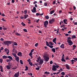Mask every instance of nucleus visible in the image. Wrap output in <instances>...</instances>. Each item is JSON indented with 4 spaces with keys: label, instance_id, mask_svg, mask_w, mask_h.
<instances>
[{
    "label": "nucleus",
    "instance_id": "f257e3e1",
    "mask_svg": "<svg viewBox=\"0 0 77 77\" xmlns=\"http://www.w3.org/2000/svg\"><path fill=\"white\" fill-rule=\"evenodd\" d=\"M59 67V66H58V65H54L52 66V70L54 71H56L57 70V69Z\"/></svg>",
    "mask_w": 77,
    "mask_h": 77
},
{
    "label": "nucleus",
    "instance_id": "f03ea898",
    "mask_svg": "<svg viewBox=\"0 0 77 77\" xmlns=\"http://www.w3.org/2000/svg\"><path fill=\"white\" fill-rule=\"evenodd\" d=\"M48 57V55L47 54H45V55L44 56V58L46 62H48L50 58Z\"/></svg>",
    "mask_w": 77,
    "mask_h": 77
},
{
    "label": "nucleus",
    "instance_id": "7ed1b4c3",
    "mask_svg": "<svg viewBox=\"0 0 77 77\" xmlns=\"http://www.w3.org/2000/svg\"><path fill=\"white\" fill-rule=\"evenodd\" d=\"M14 42L12 41H6L5 42H4V44L5 45H8V44H12Z\"/></svg>",
    "mask_w": 77,
    "mask_h": 77
},
{
    "label": "nucleus",
    "instance_id": "20e7f679",
    "mask_svg": "<svg viewBox=\"0 0 77 77\" xmlns=\"http://www.w3.org/2000/svg\"><path fill=\"white\" fill-rule=\"evenodd\" d=\"M48 24V21L47 20H46L44 22V24L45 27H47Z\"/></svg>",
    "mask_w": 77,
    "mask_h": 77
},
{
    "label": "nucleus",
    "instance_id": "39448f33",
    "mask_svg": "<svg viewBox=\"0 0 77 77\" xmlns=\"http://www.w3.org/2000/svg\"><path fill=\"white\" fill-rule=\"evenodd\" d=\"M67 42L68 43V45L70 46H71L72 44H73V42H72L71 40L68 41H67Z\"/></svg>",
    "mask_w": 77,
    "mask_h": 77
},
{
    "label": "nucleus",
    "instance_id": "423d86ee",
    "mask_svg": "<svg viewBox=\"0 0 77 77\" xmlns=\"http://www.w3.org/2000/svg\"><path fill=\"white\" fill-rule=\"evenodd\" d=\"M36 8L35 7H33V8L32 10H31L32 12H33V13H35L36 12Z\"/></svg>",
    "mask_w": 77,
    "mask_h": 77
},
{
    "label": "nucleus",
    "instance_id": "0eeeda50",
    "mask_svg": "<svg viewBox=\"0 0 77 77\" xmlns=\"http://www.w3.org/2000/svg\"><path fill=\"white\" fill-rule=\"evenodd\" d=\"M55 21V20L54 19H52V20L49 21V23H50V24H52L53 23H54V22Z\"/></svg>",
    "mask_w": 77,
    "mask_h": 77
},
{
    "label": "nucleus",
    "instance_id": "6e6552de",
    "mask_svg": "<svg viewBox=\"0 0 77 77\" xmlns=\"http://www.w3.org/2000/svg\"><path fill=\"white\" fill-rule=\"evenodd\" d=\"M20 75V72H17L16 73L14 76V77H18V76H19V75Z\"/></svg>",
    "mask_w": 77,
    "mask_h": 77
},
{
    "label": "nucleus",
    "instance_id": "1a4fd4ad",
    "mask_svg": "<svg viewBox=\"0 0 77 77\" xmlns=\"http://www.w3.org/2000/svg\"><path fill=\"white\" fill-rule=\"evenodd\" d=\"M5 51L7 54H9V50L7 48H5Z\"/></svg>",
    "mask_w": 77,
    "mask_h": 77
},
{
    "label": "nucleus",
    "instance_id": "9d476101",
    "mask_svg": "<svg viewBox=\"0 0 77 77\" xmlns=\"http://www.w3.org/2000/svg\"><path fill=\"white\" fill-rule=\"evenodd\" d=\"M68 22V20L66 19H64L63 20V22L65 23L66 24H68L67 23H66V22Z\"/></svg>",
    "mask_w": 77,
    "mask_h": 77
},
{
    "label": "nucleus",
    "instance_id": "9b49d317",
    "mask_svg": "<svg viewBox=\"0 0 77 77\" xmlns=\"http://www.w3.org/2000/svg\"><path fill=\"white\" fill-rule=\"evenodd\" d=\"M17 55L19 56H20V57H22V53L21 52H19L17 54Z\"/></svg>",
    "mask_w": 77,
    "mask_h": 77
},
{
    "label": "nucleus",
    "instance_id": "f8f14e48",
    "mask_svg": "<svg viewBox=\"0 0 77 77\" xmlns=\"http://www.w3.org/2000/svg\"><path fill=\"white\" fill-rule=\"evenodd\" d=\"M15 60L17 61V62H19V57L17 56L15 57Z\"/></svg>",
    "mask_w": 77,
    "mask_h": 77
},
{
    "label": "nucleus",
    "instance_id": "ddd939ff",
    "mask_svg": "<svg viewBox=\"0 0 77 77\" xmlns=\"http://www.w3.org/2000/svg\"><path fill=\"white\" fill-rule=\"evenodd\" d=\"M39 63L40 64H42V63H44V60H40V61Z\"/></svg>",
    "mask_w": 77,
    "mask_h": 77
},
{
    "label": "nucleus",
    "instance_id": "4468645a",
    "mask_svg": "<svg viewBox=\"0 0 77 77\" xmlns=\"http://www.w3.org/2000/svg\"><path fill=\"white\" fill-rule=\"evenodd\" d=\"M56 38H55L53 40V42H54L55 44H56Z\"/></svg>",
    "mask_w": 77,
    "mask_h": 77
},
{
    "label": "nucleus",
    "instance_id": "2eb2a0df",
    "mask_svg": "<svg viewBox=\"0 0 77 77\" xmlns=\"http://www.w3.org/2000/svg\"><path fill=\"white\" fill-rule=\"evenodd\" d=\"M60 47L61 48H64V44H62L60 45Z\"/></svg>",
    "mask_w": 77,
    "mask_h": 77
},
{
    "label": "nucleus",
    "instance_id": "dca6fc26",
    "mask_svg": "<svg viewBox=\"0 0 77 77\" xmlns=\"http://www.w3.org/2000/svg\"><path fill=\"white\" fill-rule=\"evenodd\" d=\"M51 51H52L54 53H55V52H56V49H55L54 48H53L51 49Z\"/></svg>",
    "mask_w": 77,
    "mask_h": 77
},
{
    "label": "nucleus",
    "instance_id": "f3484780",
    "mask_svg": "<svg viewBox=\"0 0 77 77\" xmlns=\"http://www.w3.org/2000/svg\"><path fill=\"white\" fill-rule=\"evenodd\" d=\"M66 68L67 69H70L69 67V65L68 64H66Z\"/></svg>",
    "mask_w": 77,
    "mask_h": 77
},
{
    "label": "nucleus",
    "instance_id": "a211bd4d",
    "mask_svg": "<svg viewBox=\"0 0 77 77\" xmlns=\"http://www.w3.org/2000/svg\"><path fill=\"white\" fill-rule=\"evenodd\" d=\"M46 45H47V46H48V47H49V45H50V43H48V42H47V41H46Z\"/></svg>",
    "mask_w": 77,
    "mask_h": 77
},
{
    "label": "nucleus",
    "instance_id": "6ab92c4d",
    "mask_svg": "<svg viewBox=\"0 0 77 77\" xmlns=\"http://www.w3.org/2000/svg\"><path fill=\"white\" fill-rule=\"evenodd\" d=\"M61 60L62 62H66L65 60L64 59V58L63 57H62V58L61 59Z\"/></svg>",
    "mask_w": 77,
    "mask_h": 77
},
{
    "label": "nucleus",
    "instance_id": "aec40b11",
    "mask_svg": "<svg viewBox=\"0 0 77 77\" xmlns=\"http://www.w3.org/2000/svg\"><path fill=\"white\" fill-rule=\"evenodd\" d=\"M8 59H10V60H12V59H13L12 58V57L11 56H8Z\"/></svg>",
    "mask_w": 77,
    "mask_h": 77
},
{
    "label": "nucleus",
    "instance_id": "412c9836",
    "mask_svg": "<svg viewBox=\"0 0 77 77\" xmlns=\"http://www.w3.org/2000/svg\"><path fill=\"white\" fill-rule=\"evenodd\" d=\"M67 41H71V38L70 37H68L67 38Z\"/></svg>",
    "mask_w": 77,
    "mask_h": 77
},
{
    "label": "nucleus",
    "instance_id": "4be33fe9",
    "mask_svg": "<svg viewBox=\"0 0 77 77\" xmlns=\"http://www.w3.org/2000/svg\"><path fill=\"white\" fill-rule=\"evenodd\" d=\"M76 38V36L75 35H73L72 37V39H75Z\"/></svg>",
    "mask_w": 77,
    "mask_h": 77
},
{
    "label": "nucleus",
    "instance_id": "5701e85b",
    "mask_svg": "<svg viewBox=\"0 0 77 77\" xmlns=\"http://www.w3.org/2000/svg\"><path fill=\"white\" fill-rule=\"evenodd\" d=\"M49 42L50 44L51 45H54V43H53L52 42Z\"/></svg>",
    "mask_w": 77,
    "mask_h": 77
},
{
    "label": "nucleus",
    "instance_id": "b1692460",
    "mask_svg": "<svg viewBox=\"0 0 77 77\" xmlns=\"http://www.w3.org/2000/svg\"><path fill=\"white\" fill-rule=\"evenodd\" d=\"M27 10H25L24 11V14H27Z\"/></svg>",
    "mask_w": 77,
    "mask_h": 77
},
{
    "label": "nucleus",
    "instance_id": "393cba45",
    "mask_svg": "<svg viewBox=\"0 0 77 77\" xmlns=\"http://www.w3.org/2000/svg\"><path fill=\"white\" fill-rule=\"evenodd\" d=\"M2 57L3 59H7L8 58V56L4 55Z\"/></svg>",
    "mask_w": 77,
    "mask_h": 77
},
{
    "label": "nucleus",
    "instance_id": "a878e982",
    "mask_svg": "<svg viewBox=\"0 0 77 77\" xmlns=\"http://www.w3.org/2000/svg\"><path fill=\"white\" fill-rule=\"evenodd\" d=\"M15 35H17V36H20L21 35V34L17 32L15 33Z\"/></svg>",
    "mask_w": 77,
    "mask_h": 77
},
{
    "label": "nucleus",
    "instance_id": "bb28decb",
    "mask_svg": "<svg viewBox=\"0 0 77 77\" xmlns=\"http://www.w3.org/2000/svg\"><path fill=\"white\" fill-rule=\"evenodd\" d=\"M6 68L8 69H11V67H9V66L8 65L6 66Z\"/></svg>",
    "mask_w": 77,
    "mask_h": 77
},
{
    "label": "nucleus",
    "instance_id": "cd10ccee",
    "mask_svg": "<svg viewBox=\"0 0 77 77\" xmlns=\"http://www.w3.org/2000/svg\"><path fill=\"white\" fill-rule=\"evenodd\" d=\"M45 74H46L47 75L50 74V73L46 71L45 72Z\"/></svg>",
    "mask_w": 77,
    "mask_h": 77
},
{
    "label": "nucleus",
    "instance_id": "c85d7f7f",
    "mask_svg": "<svg viewBox=\"0 0 77 77\" xmlns=\"http://www.w3.org/2000/svg\"><path fill=\"white\" fill-rule=\"evenodd\" d=\"M28 16L29 15L27 14L25 15L24 16V18L25 19L27 18V17H28Z\"/></svg>",
    "mask_w": 77,
    "mask_h": 77
},
{
    "label": "nucleus",
    "instance_id": "c756f323",
    "mask_svg": "<svg viewBox=\"0 0 77 77\" xmlns=\"http://www.w3.org/2000/svg\"><path fill=\"white\" fill-rule=\"evenodd\" d=\"M20 64H21V65H23V60H20Z\"/></svg>",
    "mask_w": 77,
    "mask_h": 77
},
{
    "label": "nucleus",
    "instance_id": "7c9ffc66",
    "mask_svg": "<svg viewBox=\"0 0 77 77\" xmlns=\"http://www.w3.org/2000/svg\"><path fill=\"white\" fill-rule=\"evenodd\" d=\"M50 12H51L50 14L51 15V14H53V13L54 12V10Z\"/></svg>",
    "mask_w": 77,
    "mask_h": 77
},
{
    "label": "nucleus",
    "instance_id": "2f4dec72",
    "mask_svg": "<svg viewBox=\"0 0 77 77\" xmlns=\"http://www.w3.org/2000/svg\"><path fill=\"white\" fill-rule=\"evenodd\" d=\"M12 54L15 57L17 56V55H16V54H15V53H12Z\"/></svg>",
    "mask_w": 77,
    "mask_h": 77
},
{
    "label": "nucleus",
    "instance_id": "473e14b6",
    "mask_svg": "<svg viewBox=\"0 0 77 77\" xmlns=\"http://www.w3.org/2000/svg\"><path fill=\"white\" fill-rule=\"evenodd\" d=\"M0 62L1 63H2V62H3V59L2 58L0 59Z\"/></svg>",
    "mask_w": 77,
    "mask_h": 77
},
{
    "label": "nucleus",
    "instance_id": "72a5a7b5",
    "mask_svg": "<svg viewBox=\"0 0 77 77\" xmlns=\"http://www.w3.org/2000/svg\"><path fill=\"white\" fill-rule=\"evenodd\" d=\"M61 74V75H65V72H62Z\"/></svg>",
    "mask_w": 77,
    "mask_h": 77
},
{
    "label": "nucleus",
    "instance_id": "f704fd0d",
    "mask_svg": "<svg viewBox=\"0 0 77 77\" xmlns=\"http://www.w3.org/2000/svg\"><path fill=\"white\" fill-rule=\"evenodd\" d=\"M29 63L31 66H32L33 65V63H32V62H29Z\"/></svg>",
    "mask_w": 77,
    "mask_h": 77
},
{
    "label": "nucleus",
    "instance_id": "c9c22d12",
    "mask_svg": "<svg viewBox=\"0 0 77 77\" xmlns=\"http://www.w3.org/2000/svg\"><path fill=\"white\" fill-rule=\"evenodd\" d=\"M17 68V66L13 67L12 68V69H16Z\"/></svg>",
    "mask_w": 77,
    "mask_h": 77
},
{
    "label": "nucleus",
    "instance_id": "e433bc0d",
    "mask_svg": "<svg viewBox=\"0 0 77 77\" xmlns=\"http://www.w3.org/2000/svg\"><path fill=\"white\" fill-rule=\"evenodd\" d=\"M23 30L25 32H27V30L26 29H23Z\"/></svg>",
    "mask_w": 77,
    "mask_h": 77
},
{
    "label": "nucleus",
    "instance_id": "4c0bfd02",
    "mask_svg": "<svg viewBox=\"0 0 77 77\" xmlns=\"http://www.w3.org/2000/svg\"><path fill=\"white\" fill-rule=\"evenodd\" d=\"M63 71V69H62V68H61L58 71V72H61V71Z\"/></svg>",
    "mask_w": 77,
    "mask_h": 77
},
{
    "label": "nucleus",
    "instance_id": "58836bf2",
    "mask_svg": "<svg viewBox=\"0 0 77 77\" xmlns=\"http://www.w3.org/2000/svg\"><path fill=\"white\" fill-rule=\"evenodd\" d=\"M45 18L46 19H49V17L47 15V16H46L45 17Z\"/></svg>",
    "mask_w": 77,
    "mask_h": 77
},
{
    "label": "nucleus",
    "instance_id": "ea45409f",
    "mask_svg": "<svg viewBox=\"0 0 77 77\" xmlns=\"http://www.w3.org/2000/svg\"><path fill=\"white\" fill-rule=\"evenodd\" d=\"M26 69L25 70H26V71H27L28 70V67L27 66H25Z\"/></svg>",
    "mask_w": 77,
    "mask_h": 77
},
{
    "label": "nucleus",
    "instance_id": "a19ab883",
    "mask_svg": "<svg viewBox=\"0 0 77 77\" xmlns=\"http://www.w3.org/2000/svg\"><path fill=\"white\" fill-rule=\"evenodd\" d=\"M49 47H50L51 48H53V46L52 45H49Z\"/></svg>",
    "mask_w": 77,
    "mask_h": 77
},
{
    "label": "nucleus",
    "instance_id": "79ce46f5",
    "mask_svg": "<svg viewBox=\"0 0 77 77\" xmlns=\"http://www.w3.org/2000/svg\"><path fill=\"white\" fill-rule=\"evenodd\" d=\"M36 15L37 16V17H38V16H39V15H40V14H39V13H37Z\"/></svg>",
    "mask_w": 77,
    "mask_h": 77
},
{
    "label": "nucleus",
    "instance_id": "37998d69",
    "mask_svg": "<svg viewBox=\"0 0 77 77\" xmlns=\"http://www.w3.org/2000/svg\"><path fill=\"white\" fill-rule=\"evenodd\" d=\"M40 69V68H39V67H38V68H35V69L36 70H39Z\"/></svg>",
    "mask_w": 77,
    "mask_h": 77
},
{
    "label": "nucleus",
    "instance_id": "c03bdc74",
    "mask_svg": "<svg viewBox=\"0 0 77 77\" xmlns=\"http://www.w3.org/2000/svg\"><path fill=\"white\" fill-rule=\"evenodd\" d=\"M14 45H18L17 43L15 42H14Z\"/></svg>",
    "mask_w": 77,
    "mask_h": 77
},
{
    "label": "nucleus",
    "instance_id": "a18cd8bd",
    "mask_svg": "<svg viewBox=\"0 0 77 77\" xmlns=\"http://www.w3.org/2000/svg\"><path fill=\"white\" fill-rule=\"evenodd\" d=\"M6 61H7V62H11V60L10 59H7L6 60Z\"/></svg>",
    "mask_w": 77,
    "mask_h": 77
},
{
    "label": "nucleus",
    "instance_id": "49530a36",
    "mask_svg": "<svg viewBox=\"0 0 77 77\" xmlns=\"http://www.w3.org/2000/svg\"><path fill=\"white\" fill-rule=\"evenodd\" d=\"M38 43H36L35 44V47H38Z\"/></svg>",
    "mask_w": 77,
    "mask_h": 77
},
{
    "label": "nucleus",
    "instance_id": "de8ad7c7",
    "mask_svg": "<svg viewBox=\"0 0 77 77\" xmlns=\"http://www.w3.org/2000/svg\"><path fill=\"white\" fill-rule=\"evenodd\" d=\"M32 54H33L31 52H30L29 54V56H32Z\"/></svg>",
    "mask_w": 77,
    "mask_h": 77
},
{
    "label": "nucleus",
    "instance_id": "09e8293b",
    "mask_svg": "<svg viewBox=\"0 0 77 77\" xmlns=\"http://www.w3.org/2000/svg\"><path fill=\"white\" fill-rule=\"evenodd\" d=\"M27 62H31L30 61H31V60L30 59H29L27 60Z\"/></svg>",
    "mask_w": 77,
    "mask_h": 77
},
{
    "label": "nucleus",
    "instance_id": "8fccbe9b",
    "mask_svg": "<svg viewBox=\"0 0 77 77\" xmlns=\"http://www.w3.org/2000/svg\"><path fill=\"white\" fill-rule=\"evenodd\" d=\"M38 3V2H37V1H35L33 3V4L34 5H35V4H36V3Z\"/></svg>",
    "mask_w": 77,
    "mask_h": 77
},
{
    "label": "nucleus",
    "instance_id": "3c124183",
    "mask_svg": "<svg viewBox=\"0 0 77 77\" xmlns=\"http://www.w3.org/2000/svg\"><path fill=\"white\" fill-rule=\"evenodd\" d=\"M55 4H56V0H54L53 2V5H55Z\"/></svg>",
    "mask_w": 77,
    "mask_h": 77
},
{
    "label": "nucleus",
    "instance_id": "603ef678",
    "mask_svg": "<svg viewBox=\"0 0 77 77\" xmlns=\"http://www.w3.org/2000/svg\"><path fill=\"white\" fill-rule=\"evenodd\" d=\"M44 5H45V6H47V4L46 3H45Z\"/></svg>",
    "mask_w": 77,
    "mask_h": 77
},
{
    "label": "nucleus",
    "instance_id": "864d4df0",
    "mask_svg": "<svg viewBox=\"0 0 77 77\" xmlns=\"http://www.w3.org/2000/svg\"><path fill=\"white\" fill-rule=\"evenodd\" d=\"M53 61H50V64H51V65H52V64H53Z\"/></svg>",
    "mask_w": 77,
    "mask_h": 77
},
{
    "label": "nucleus",
    "instance_id": "5fc2aeb1",
    "mask_svg": "<svg viewBox=\"0 0 77 77\" xmlns=\"http://www.w3.org/2000/svg\"><path fill=\"white\" fill-rule=\"evenodd\" d=\"M73 59L74 60H76V61H77V58H73Z\"/></svg>",
    "mask_w": 77,
    "mask_h": 77
},
{
    "label": "nucleus",
    "instance_id": "6e6d98bb",
    "mask_svg": "<svg viewBox=\"0 0 77 77\" xmlns=\"http://www.w3.org/2000/svg\"><path fill=\"white\" fill-rule=\"evenodd\" d=\"M73 47L75 48H76V46L75 45H73Z\"/></svg>",
    "mask_w": 77,
    "mask_h": 77
},
{
    "label": "nucleus",
    "instance_id": "4d7b16f0",
    "mask_svg": "<svg viewBox=\"0 0 77 77\" xmlns=\"http://www.w3.org/2000/svg\"><path fill=\"white\" fill-rule=\"evenodd\" d=\"M34 49H32V50L31 51V52H30L31 53H32V52H33V51H34Z\"/></svg>",
    "mask_w": 77,
    "mask_h": 77
},
{
    "label": "nucleus",
    "instance_id": "13d9d810",
    "mask_svg": "<svg viewBox=\"0 0 77 77\" xmlns=\"http://www.w3.org/2000/svg\"><path fill=\"white\" fill-rule=\"evenodd\" d=\"M2 20L4 21H6V20H5V18H2Z\"/></svg>",
    "mask_w": 77,
    "mask_h": 77
},
{
    "label": "nucleus",
    "instance_id": "bf43d9fd",
    "mask_svg": "<svg viewBox=\"0 0 77 77\" xmlns=\"http://www.w3.org/2000/svg\"><path fill=\"white\" fill-rule=\"evenodd\" d=\"M3 30H7V28L4 27L3 28Z\"/></svg>",
    "mask_w": 77,
    "mask_h": 77
},
{
    "label": "nucleus",
    "instance_id": "052dcab7",
    "mask_svg": "<svg viewBox=\"0 0 77 77\" xmlns=\"http://www.w3.org/2000/svg\"><path fill=\"white\" fill-rule=\"evenodd\" d=\"M0 71L1 72H3V68L1 69Z\"/></svg>",
    "mask_w": 77,
    "mask_h": 77
},
{
    "label": "nucleus",
    "instance_id": "680f3d73",
    "mask_svg": "<svg viewBox=\"0 0 77 77\" xmlns=\"http://www.w3.org/2000/svg\"><path fill=\"white\" fill-rule=\"evenodd\" d=\"M71 62H76V61L74 60H72L71 61Z\"/></svg>",
    "mask_w": 77,
    "mask_h": 77
},
{
    "label": "nucleus",
    "instance_id": "e2e57ef3",
    "mask_svg": "<svg viewBox=\"0 0 77 77\" xmlns=\"http://www.w3.org/2000/svg\"><path fill=\"white\" fill-rule=\"evenodd\" d=\"M67 75L68 76H71V73H69Z\"/></svg>",
    "mask_w": 77,
    "mask_h": 77
},
{
    "label": "nucleus",
    "instance_id": "0e129e2a",
    "mask_svg": "<svg viewBox=\"0 0 77 77\" xmlns=\"http://www.w3.org/2000/svg\"><path fill=\"white\" fill-rule=\"evenodd\" d=\"M73 8L74 10L76 9V7H75V6H73Z\"/></svg>",
    "mask_w": 77,
    "mask_h": 77
},
{
    "label": "nucleus",
    "instance_id": "69168bd1",
    "mask_svg": "<svg viewBox=\"0 0 77 77\" xmlns=\"http://www.w3.org/2000/svg\"><path fill=\"white\" fill-rule=\"evenodd\" d=\"M0 40L2 41H4V39L2 38H1L0 39Z\"/></svg>",
    "mask_w": 77,
    "mask_h": 77
},
{
    "label": "nucleus",
    "instance_id": "338daca9",
    "mask_svg": "<svg viewBox=\"0 0 77 77\" xmlns=\"http://www.w3.org/2000/svg\"><path fill=\"white\" fill-rule=\"evenodd\" d=\"M3 68V66L0 65V69H2Z\"/></svg>",
    "mask_w": 77,
    "mask_h": 77
},
{
    "label": "nucleus",
    "instance_id": "774afa93",
    "mask_svg": "<svg viewBox=\"0 0 77 77\" xmlns=\"http://www.w3.org/2000/svg\"><path fill=\"white\" fill-rule=\"evenodd\" d=\"M4 48H3V47H1V50H3Z\"/></svg>",
    "mask_w": 77,
    "mask_h": 77
}]
</instances>
